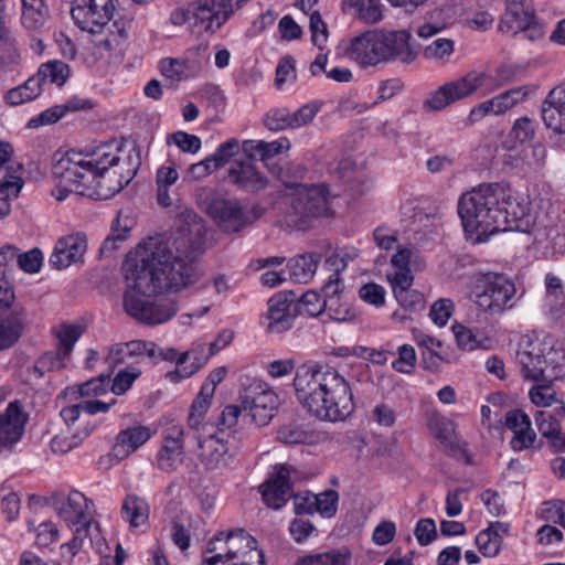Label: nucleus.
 I'll use <instances>...</instances> for the list:
<instances>
[{"mask_svg":"<svg viewBox=\"0 0 565 565\" xmlns=\"http://www.w3.org/2000/svg\"><path fill=\"white\" fill-rule=\"evenodd\" d=\"M36 76L44 84L46 79L51 83L62 86L70 76V67L62 61H50L40 66Z\"/></svg>","mask_w":565,"mask_h":565,"instance_id":"obj_42","label":"nucleus"},{"mask_svg":"<svg viewBox=\"0 0 565 565\" xmlns=\"http://www.w3.org/2000/svg\"><path fill=\"white\" fill-rule=\"evenodd\" d=\"M70 109V106L67 105H56L49 109H45L36 117H33L29 121V126L33 128H38L43 125H52L57 122L65 113Z\"/></svg>","mask_w":565,"mask_h":565,"instance_id":"obj_57","label":"nucleus"},{"mask_svg":"<svg viewBox=\"0 0 565 565\" xmlns=\"http://www.w3.org/2000/svg\"><path fill=\"white\" fill-rule=\"evenodd\" d=\"M516 362L521 367V372L527 380L539 381L542 379L546 360L539 348L519 350L516 353Z\"/></svg>","mask_w":565,"mask_h":565,"instance_id":"obj_33","label":"nucleus"},{"mask_svg":"<svg viewBox=\"0 0 565 565\" xmlns=\"http://www.w3.org/2000/svg\"><path fill=\"white\" fill-rule=\"evenodd\" d=\"M181 222L170 234L143 239L122 263L124 309L139 322L154 326L170 320L178 312L177 302L154 296L188 288L203 275L196 263L204 250L203 221L193 211H185Z\"/></svg>","mask_w":565,"mask_h":565,"instance_id":"obj_1","label":"nucleus"},{"mask_svg":"<svg viewBox=\"0 0 565 565\" xmlns=\"http://www.w3.org/2000/svg\"><path fill=\"white\" fill-rule=\"evenodd\" d=\"M184 430L180 425H170L163 431L162 445L157 455V466L162 471H174L183 462Z\"/></svg>","mask_w":565,"mask_h":565,"instance_id":"obj_17","label":"nucleus"},{"mask_svg":"<svg viewBox=\"0 0 565 565\" xmlns=\"http://www.w3.org/2000/svg\"><path fill=\"white\" fill-rule=\"evenodd\" d=\"M320 256L318 254L298 255L288 260L289 277L292 281L307 284L318 268Z\"/></svg>","mask_w":565,"mask_h":565,"instance_id":"obj_35","label":"nucleus"},{"mask_svg":"<svg viewBox=\"0 0 565 565\" xmlns=\"http://www.w3.org/2000/svg\"><path fill=\"white\" fill-rule=\"evenodd\" d=\"M351 553L349 550H331L299 557L296 565H349Z\"/></svg>","mask_w":565,"mask_h":565,"instance_id":"obj_39","label":"nucleus"},{"mask_svg":"<svg viewBox=\"0 0 565 565\" xmlns=\"http://www.w3.org/2000/svg\"><path fill=\"white\" fill-rule=\"evenodd\" d=\"M105 167V161L84 156V152L67 151L53 167V174L58 178V183L52 190V195L62 202L71 192L87 195V188L96 183L104 188L103 180H98L96 173Z\"/></svg>","mask_w":565,"mask_h":565,"instance_id":"obj_4","label":"nucleus"},{"mask_svg":"<svg viewBox=\"0 0 565 565\" xmlns=\"http://www.w3.org/2000/svg\"><path fill=\"white\" fill-rule=\"evenodd\" d=\"M546 158V147L541 142H536L532 145L527 150H524L523 168L527 172H539L544 168Z\"/></svg>","mask_w":565,"mask_h":565,"instance_id":"obj_46","label":"nucleus"},{"mask_svg":"<svg viewBox=\"0 0 565 565\" xmlns=\"http://www.w3.org/2000/svg\"><path fill=\"white\" fill-rule=\"evenodd\" d=\"M179 179V173L173 166L160 167L156 175L157 184V202L163 207H169L172 204V199L169 194V186L173 185Z\"/></svg>","mask_w":565,"mask_h":565,"instance_id":"obj_40","label":"nucleus"},{"mask_svg":"<svg viewBox=\"0 0 565 565\" xmlns=\"http://www.w3.org/2000/svg\"><path fill=\"white\" fill-rule=\"evenodd\" d=\"M26 324V309L22 305L15 303L10 313L0 319V351L18 342Z\"/></svg>","mask_w":565,"mask_h":565,"instance_id":"obj_27","label":"nucleus"},{"mask_svg":"<svg viewBox=\"0 0 565 565\" xmlns=\"http://www.w3.org/2000/svg\"><path fill=\"white\" fill-rule=\"evenodd\" d=\"M43 90L40 77L34 74L22 85L11 88L6 94V102L11 106L22 105L39 97Z\"/></svg>","mask_w":565,"mask_h":565,"instance_id":"obj_37","label":"nucleus"},{"mask_svg":"<svg viewBox=\"0 0 565 565\" xmlns=\"http://www.w3.org/2000/svg\"><path fill=\"white\" fill-rule=\"evenodd\" d=\"M111 373L100 374L97 377H93L79 386V394L82 396L100 395L107 391L110 383Z\"/></svg>","mask_w":565,"mask_h":565,"instance_id":"obj_60","label":"nucleus"},{"mask_svg":"<svg viewBox=\"0 0 565 565\" xmlns=\"http://www.w3.org/2000/svg\"><path fill=\"white\" fill-rule=\"evenodd\" d=\"M228 180L243 191L256 193L267 186V178L258 170L254 158L246 156L232 163Z\"/></svg>","mask_w":565,"mask_h":565,"instance_id":"obj_23","label":"nucleus"},{"mask_svg":"<svg viewBox=\"0 0 565 565\" xmlns=\"http://www.w3.org/2000/svg\"><path fill=\"white\" fill-rule=\"evenodd\" d=\"M145 355L157 356V345L150 341L134 340L109 347L105 363L113 374L119 365H130Z\"/></svg>","mask_w":565,"mask_h":565,"instance_id":"obj_16","label":"nucleus"},{"mask_svg":"<svg viewBox=\"0 0 565 565\" xmlns=\"http://www.w3.org/2000/svg\"><path fill=\"white\" fill-rule=\"evenodd\" d=\"M294 387L300 404L321 420L342 422L354 411L350 383L334 367L302 364L296 370Z\"/></svg>","mask_w":565,"mask_h":565,"instance_id":"obj_3","label":"nucleus"},{"mask_svg":"<svg viewBox=\"0 0 565 565\" xmlns=\"http://www.w3.org/2000/svg\"><path fill=\"white\" fill-rule=\"evenodd\" d=\"M471 292L479 308L497 315L514 306L516 288L507 276L488 273L476 279Z\"/></svg>","mask_w":565,"mask_h":565,"instance_id":"obj_5","label":"nucleus"},{"mask_svg":"<svg viewBox=\"0 0 565 565\" xmlns=\"http://www.w3.org/2000/svg\"><path fill=\"white\" fill-rule=\"evenodd\" d=\"M455 51V42L450 39L438 38L426 45L423 55L426 60L435 63H446Z\"/></svg>","mask_w":565,"mask_h":565,"instance_id":"obj_41","label":"nucleus"},{"mask_svg":"<svg viewBox=\"0 0 565 565\" xmlns=\"http://www.w3.org/2000/svg\"><path fill=\"white\" fill-rule=\"evenodd\" d=\"M86 437L87 431L73 433L68 428L52 438L51 449L55 454H66L76 448Z\"/></svg>","mask_w":565,"mask_h":565,"instance_id":"obj_44","label":"nucleus"},{"mask_svg":"<svg viewBox=\"0 0 565 565\" xmlns=\"http://www.w3.org/2000/svg\"><path fill=\"white\" fill-rule=\"evenodd\" d=\"M542 117L547 128L565 134V86L548 93L542 105Z\"/></svg>","mask_w":565,"mask_h":565,"instance_id":"obj_28","label":"nucleus"},{"mask_svg":"<svg viewBox=\"0 0 565 565\" xmlns=\"http://www.w3.org/2000/svg\"><path fill=\"white\" fill-rule=\"evenodd\" d=\"M380 30L366 31L351 40L348 55L362 66L384 62Z\"/></svg>","mask_w":565,"mask_h":565,"instance_id":"obj_21","label":"nucleus"},{"mask_svg":"<svg viewBox=\"0 0 565 565\" xmlns=\"http://www.w3.org/2000/svg\"><path fill=\"white\" fill-rule=\"evenodd\" d=\"M342 11L353 19L375 24L384 18V4L380 0H342Z\"/></svg>","mask_w":565,"mask_h":565,"instance_id":"obj_29","label":"nucleus"},{"mask_svg":"<svg viewBox=\"0 0 565 565\" xmlns=\"http://www.w3.org/2000/svg\"><path fill=\"white\" fill-rule=\"evenodd\" d=\"M317 498V511L323 516L331 518L337 512V505L339 501V495L335 491L329 490L324 491L320 494H316Z\"/></svg>","mask_w":565,"mask_h":565,"instance_id":"obj_61","label":"nucleus"},{"mask_svg":"<svg viewBox=\"0 0 565 565\" xmlns=\"http://www.w3.org/2000/svg\"><path fill=\"white\" fill-rule=\"evenodd\" d=\"M159 70L164 77L180 82L200 72L201 61L189 64L185 58L166 57L159 62Z\"/></svg>","mask_w":565,"mask_h":565,"instance_id":"obj_34","label":"nucleus"},{"mask_svg":"<svg viewBox=\"0 0 565 565\" xmlns=\"http://www.w3.org/2000/svg\"><path fill=\"white\" fill-rule=\"evenodd\" d=\"M206 212L224 231L238 232L260 218L264 209L259 205L247 209L235 200L215 198L207 204Z\"/></svg>","mask_w":565,"mask_h":565,"instance_id":"obj_8","label":"nucleus"},{"mask_svg":"<svg viewBox=\"0 0 565 565\" xmlns=\"http://www.w3.org/2000/svg\"><path fill=\"white\" fill-rule=\"evenodd\" d=\"M151 437V430L146 426H132L121 430L116 437L113 455L121 460L136 451Z\"/></svg>","mask_w":565,"mask_h":565,"instance_id":"obj_30","label":"nucleus"},{"mask_svg":"<svg viewBox=\"0 0 565 565\" xmlns=\"http://www.w3.org/2000/svg\"><path fill=\"white\" fill-rule=\"evenodd\" d=\"M416 363V353L412 345L403 344L398 348V359L392 363V367L399 372L409 374L413 372Z\"/></svg>","mask_w":565,"mask_h":565,"instance_id":"obj_55","label":"nucleus"},{"mask_svg":"<svg viewBox=\"0 0 565 565\" xmlns=\"http://www.w3.org/2000/svg\"><path fill=\"white\" fill-rule=\"evenodd\" d=\"M92 503L82 492L73 490L67 497L55 494L51 498V507L68 525L78 522L88 523V509Z\"/></svg>","mask_w":565,"mask_h":565,"instance_id":"obj_19","label":"nucleus"},{"mask_svg":"<svg viewBox=\"0 0 565 565\" xmlns=\"http://www.w3.org/2000/svg\"><path fill=\"white\" fill-rule=\"evenodd\" d=\"M198 444L196 456L209 471H223L231 467L237 454V447L230 444L220 434L209 433L195 436Z\"/></svg>","mask_w":565,"mask_h":565,"instance_id":"obj_10","label":"nucleus"},{"mask_svg":"<svg viewBox=\"0 0 565 565\" xmlns=\"http://www.w3.org/2000/svg\"><path fill=\"white\" fill-rule=\"evenodd\" d=\"M290 472L287 465H276L269 478L260 486L265 503L273 509H280L290 497Z\"/></svg>","mask_w":565,"mask_h":565,"instance_id":"obj_20","label":"nucleus"},{"mask_svg":"<svg viewBox=\"0 0 565 565\" xmlns=\"http://www.w3.org/2000/svg\"><path fill=\"white\" fill-rule=\"evenodd\" d=\"M359 295L365 302L375 307H381L385 302V289L374 282L363 285L359 290Z\"/></svg>","mask_w":565,"mask_h":565,"instance_id":"obj_64","label":"nucleus"},{"mask_svg":"<svg viewBox=\"0 0 565 565\" xmlns=\"http://www.w3.org/2000/svg\"><path fill=\"white\" fill-rule=\"evenodd\" d=\"M83 330L77 324H60L54 329V333L58 340V349L63 355H70L74 344L79 339Z\"/></svg>","mask_w":565,"mask_h":565,"instance_id":"obj_45","label":"nucleus"},{"mask_svg":"<svg viewBox=\"0 0 565 565\" xmlns=\"http://www.w3.org/2000/svg\"><path fill=\"white\" fill-rule=\"evenodd\" d=\"M380 40L384 62L393 60L409 64L416 60L417 51L411 44L412 34L409 32L380 30Z\"/></svg>","mask_w":565,"mask_h":565,"instance_id":"obj_22","label":"nucleus"},{"mask_svg":"<svg viewBox=\"0 0 565 565\" xmlns=\"http://www.w3.org/2000/svg\"><path fill=\"white\" fill-rule=\"evenodd\" d=\"M87 249V238L82 232L61 237L50 256V264L55 269H65L83 260Z\"/></svg>","mask_w":565,"mask_h":565,"instance_id":"obj_18","label":"nucleus"},{"mask_svg":"<svg viewBox=\"0 0 565 565\" xmlns=\"http://www.w3.org/2000/svg\"><path fill=\"white\" fill-rule=\"evenodd\" d=\"M238 8V0H194L192 1L193 28L199 32L214 33Z\"/></svg>","mask_w":565,"mask_h":565,"instance_id":"obj_11","label":"nucleus"},{"mask_svg":"<svg viewBox=\"0 0 565 565\" xmlns=\"http://www.w3.org/2000/svg\"><path fill=\"white\" fill-rule=\"evenodd\" d=\"M296 295L291 291H280L267 301V311L262 317V323L269 333H282L291 329L297 313Z\"/></svg>","mask_w":565,"mask_h":565,"instance_id":"obj_13","label":"nucleus"},{"mask_svg":"<svg viewBox=\"0 0 565 565\" xmlns=\"http://www.w3.org/2000/svg\"><path fill=\"white\" fill-rule=\"evenodd\" d=\"M429 426L431 433L443 446L448 447L452 444V437L455 434L454 422L447 418H435Z\"/></svg>","mask_w":565,"mask_h":565,"instance_id":"obj_54","label":"nucleus"},{"mask_svg":"<svg viewBox=\"0 0 565 565\" xmlns=\"http://www.w3.org/2000/svg\"><path fill=\"white\" fill-rule=\"evenodd\" d=\"M130 232V226H120V221L117 218L111 227L110 235L104 241L100 253L107 254L113 253L119 248V243L124 242Z\"/></svg>","mask_w":565,"mask_h":565,"instance_id":"obj_53","label":"nucleus"},{"mask_svg":"<svg viewBox=\"0 0 565 565\" xmlns=\"http://www.w3.org/2000/svg\"><path fill=\"white\" fill-rule=\"evenodd\" d=\"M414 277L402 274L399 278H391V285L394 296L406 310L417 311L425 308L424 295L415 289H412Z\"/></svg>","mask_w":565,"mask_h":565,"instance_id":"obj_31","label":"nucleus"},{"mask_svg":"<svg viewBox=\"0 0 565 565\" xmlns=\"http://www.w3.org/2000/svg\"><path fill=\"white\" fill-rule=\"evenodd\" d=\"M525 96L526 92L522 87H518L493 97V103H495V115L502 114L510 109L518 103L522 102Z\"/></svg>","mask_w":565,"mask_h":565,"instance_id":"obj_51","label":"nucleus"},{"mask_svg":"<svg viewBox=\"0 0 565 565\" xmlns=\"http://www.w3.org/2000/svg\"><path fill=\"white\" fill-rule=\"evenodd\" d=\"M330 192L324 184L299 188L294 196L291 210L294 222L299 228H306L310 223L331 214Z\"/></svg>","mask_w":565,"mask_h":565,"instance_id":"obj_6","label":"nucleus"},{"mask_svg":"<svg viewBox=\"0 0 565 565\" xmlns=\"http://www.w3.org/2000/svg\"><path fill=\"white\" fill-rule=\"evenodd\" d=\"M243 412L242 405H227L221 413L217 418L216 427L218 428V433L223 436V433L226 429H232L238 422V417Z\"/></svg>","mask_w":565,"mask_h":565,"instance_id":"obj_63","label":"nucleus"},{"mask_svg":"<svg viewBox=\"0 0 565 565\" xmlns=\"http://www.w3.org/2000/svg\"><path fill=\"white\" fill-rule=\"evenodd\" d=\"M321 109L320 102H310L295 111L288 108L270 109L264 117V125L271 131L298 129L313 121Z\"/></svg>","mask_w":565,"mask_h":565,"instance_id":"obj_14","label":"nucleus"},{"mask_svg":"<svg viewBox=\"0 0 565 565\" xmlns=\"http://www.w3.org/2000/svg\"><path fill=\"white\" fill-rule=\"evenodd\" d=\"M415 537L419 545L427 546L437 537V527L433 519H420L414 531Z\"/></svg>","mask_w":565,"mask_h":565,"instance_id":"obj_58","label":"nucleus"},{"mask_svg":"<svg viewBox=\"0 0 565 565\" xmlns=\"http://www.w3.org/2000/svg\"><path fill=\"white\" fill-rule=\"evenodd\" d=\"M565 501L553 500L545 501L539 512V516L550 523L561 524L565 515Z\"/></svg>","mask_w":565,"mask_h":565,"instance_id":"obj_56","label":"nucleus"},{"mask_svg":"<svg viewBox=\"0 0 565 565\" xmlns=\"http://www.w3.org/2000/svg\"><path fill=\"white\" fill-rule=\"evenodd\" d=\"M309 26L313 45H316L319 50H322L327 43L329 33L327 24L323 22L318 11H312L310 13Z\"/></svg>","mask_w":565,"mask_h":565,"instance_id":"obj_52","label":"nucleus"},{"mask_svg":"<svg viewBox=\"0 0 565 565\" xmlns=\"http://www.w3.org/2000/svg\"><path fill=\"white\" fill-rule=\"evenodd\" d=\"M529 212L527 198L500 183L481 184L458 201L463 230L473 243L487 242L501 231L522 230Z\"/></svg>","mask_w":565,"mask_h":565,"instance_id":"obj_2","label":"nucleus"},{"mask_svg":"<svg viewBox=\"0 0 565 565\" xmlns=\"http://www.w3.org/2000/svg\"><path fill=\"white\" fill-rule=\"evenodd\" d=\"M239 398L243 412L257 426L267 425L279 406L278 395L267 383L257 380L243 387Z\"/></svg>","mask_w":565,"mask_h":565,"instance_id":"obj_7","label":"nucleus"},{"mask_svg":"<svg viewBox=\"0 0 565 565\" xmlns=\"http://www.w3.org/2000/svg\"><path fill=\"white\" fill-rule=\"evenodd\" d=\"M84 156L93 157L95 159H98V161L109 162L106 163L105 169H98L96 173L97 179L103 180L104 188L97 185V183L95 185L88 186L87 195L89 196L97 195L100 199H109L110 196L121 191L124 186H126L130 182V180L134 178L136 173L135 170L130 175L126 178L120 175V178L118 180H115L114 182V179H116L117 174L116 172L109 173L108 170L110 167L116 166L120 160V158L116 153H110L106 150L105 147H102L94 152L84 153Z\"/></svg>","mask_w":565,"mask_h":565,"instance_id":"obj_15","label":"nucleus"},{"mask_svg":"<svg viewBox=\"0 0 565 565\" xmlns=\"http://www.w3.org/2000/svg\"><path fill=\"white\" fill-rule=\"evenodd\" d=\"M239 149L241 145L238 139L231 138L221 143L216 148L214 153L209 156V158L214 164L213 167H215V169L217 170L227 164L231 161V159L234 158L239 152Z\"/></svg>","mask_w":565,"mask_h":565,"instance_id":"obj_47","label":"nucleus"},{"mask_svg":"<svg viewBox=\"0 0 565 565\" xmlns=\"http://www.w3.org/2000/svg\"><path fill=\"white\" fill-rule=\"evenodd\" d=\"M224 542L225 553L223 554V561H232L246 553L255 552L257 556H260V552L256 550V540L246 533L244 530H237L228 532L227 534L220 533L214 541L210 542L209 552H215L221 550L215 544Z\"/></svg>","mask_w":565,"mask_h":565,"instance_id":"obj_25","label":"nucleus"},{"mask_svg":"<svg viewBox=\"0 0 565 565\" xmlns=\"http://www.w3.org/2000/svg\"><path fill=\"white\" fill-rule=\"evenodd\" d=\"M114 10L113 0H74L71 15L81 30L98 33L110 21Z\"/></svg>","mask_w":565,"mask_h":565,"instance_id":"obj_12","label":"nucleus"},{"mask_svg":"<svg viewBox=\"0 0 565 565\" xmlns=\"http://www.w3.org/2000/svg\"><path fill=\"white\" fill-rule=\"evenodd\" d=\"M534 18L532 0H505V12L500 21V30L516 35L520 29L533 23Z\"/></svg>","mask_w":565,"mask_h":565,"instance_id":"obj_26","label":"nucleus"},{"mask_svg":"<svg viewBox=\"0 0 565 565\" xmlns=\"http://www.w3.org/2000/svg\"><path fill=\"white\" fill-rule=\"evenodd\" d=\"M296 305L298 316L317 317L326 308H329L323 297L313 290L305 292L299 299L296 297Z\"/></svg>","mask_w":565,"mask_h":565,"instance_id":"obj_43","label":"nucleus"},{"mask_svg":"<svg viewBox=\"0 0 565 565\" xmlns=\"http://www.w3.org/2000/svg\"><path fill=\"white\" fill-rule=\"evenodd\" d=\"M535 424L540 434L551 440L562 429L559 420L551 413L537 411L534 415Z\"/></svg>","mask_w":565,"mask_h":565,"instance_id":"obj_48","label":"nucleus"},{"mask_svg":"<svg viewBox=\"0 0 565 565\" xmlns=\"http://www.w3.org/2000/svg\"><path fill=\"white\" fill-rule=\"evenodd\" d=\"M67 356L63 355L60 349L56 352H46L36 361L34 371L43 376L45 372L64 369Z\"/></svg>","mask_w":565,"mask_h":565,"instance_id":"obj_49","label":"nucleus"},{"mask_svg":"<svg viewBox=\"0 0 565 565\" xmlns=\"http://www.w3.org/2000/svg\"><path fill=\"white\" fill-rule=\"evenodd\" d=\"M157 355H160L162 360L175 362V370L167 374V377L171 382H178L182 379L190 377L205 363L204 360L199 358L195 350L185 351L179 354L173 348L159 349L157 347Z\"/></svg>","mask_w":565,"mask_h":565,"instance_id":"obj_24","label":"nucleus"},{"mask_svg":"<svg viewBox=\"0 0 565 565\" xmlns=\"http://www.w3.org/2000/svg\"><path fill=\"white\" fill-rule=\"evenodd\" d=\"M476 545L484 557H494L501 550V537H497L487 529L482 530L476 536Z\"/></svg>","mask_w":565,"mask_h":565,"instance_id":"obj_50","label":"nucleus"},{"mask_svg":"<svg viewBox=\"0 0 565 565\" xmlns=\"http://www.w3.org/2000/svg\"><path fill=\"white\" fill-rule=\"evenodd\" d=\"M120 515L131 529L143 526L149 519V505L145 499L136 494H128L124 499Z\"/></svg>","mask_w":565,"mask_h":565,"instance_id":"obj_32","label":"nucleus"},{"mask_svg":"<svg viewBox=\"0 0 565 565\" xmlns=\"http://www.w3.org/2000/svg\"><path fill=\"white\" fill-rule=\"evenodd\" d=\"M327 264L331 267H334V273L329 277V280L322 288L323 299L329 306V309L338 303V297L342 292L341 280H340V271L347 267V263L344 258H339L338 256H330L327 259Z\"/></svg>","mask_w":565,"mask_h":565,"instance_id":"obj_38","label":"nucleus"},{"mask_svg":"<svg viewBox=\"0 0 565 565\" xmlns=\"http://www.w3.org/2000/svg\"><path fill=\"white\" fill-rule=\"evenodd\" d=\"M21 22L28 30H40L49 18L45 0H21Z\"/></svg>","mask_w":565,"mask_h":565,"instance_id":"obj_36","label":"nucleus"},{"mask_svg":"<svg viewBox=\"0 0 565 565\" xmlns=\"http://www.w3.org/2000/svg\"><path fill=\"white\" fill-rule=\"evenodd\" d=\"M139 375L140 372L135 369L120 370L111 383V392L116 395L126 393Z\"/></svg>","mask_w":565,"mask_h":565,"instance_id":"obj_62","label":"nucleus"},{"mask_svg":"<svg viewBox=\"0 0 565 565\" xmlns=\"http://www.w3.org/2000/svg\"><path fill=\"white\" fill-rule=\"evenodd\" d=\"M488 76L480 72H469L465 76L440 86L423 107L429 110H441L448 105L471 96L484 86Z\"/></svg>","mask_w":565,"mask_h":565,"instance_id":"obj_9","label":"nucleus"},{"mask_svg":"<svg viewBox=\"0 0 565 565\" xmlns=\"http://www.w3.org/2000/svg\"><path fill=\"white\" fill-rule=\"evenodd\" d=\"M173 141L180 150L196 153L201 148V139L184 131H177L169 136L168 142Z\"/></svg>","mask_w":565,"mask_h":565,"instance_id":"obj_59","label":"nucleus"}]
</instances>
